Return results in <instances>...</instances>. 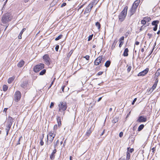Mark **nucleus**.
Masks as SVG:
<instances>
[{"mask_svg":"<svg viewBox=\"0 0 160 160\" xmlns=\"http://www.w3.org/2000/svg\"><path fill=\"white\" fill-rule=\"evenodd\" d=\"M134 151V149L133 148H130L129 150V152L130 153H132Z\"/></svg>","mask_w":160,"mask_h":160,"instance_id":"5fc2aeb1","label":"nucleus"},{"mask_svg":"<svg viewBox=\"0 0 160 160\" xmlns=\"http://www.w3.org/2000/svg\"><path fill=\"white\" fill-rule=\"evenodd\" d=\"M119 119L118 117H115L113 120H112V123H115L116 122H117L118 121Z\"/></svg>","mask_w":160,"mask_h":160,"instance_id":"b1692460","label":"nucleus"},{"mask_svg":"<svg viewBox=\"0 0 160 160\" xmlns=\"http://www.w3.org/2000/svg\"><path fill=\"white\" fill-rule=\"evenodd\" d=\"M103 56H100L97 58L94 62V64L95 65H98L100 63H103L105 60V58Z\"/></svg>","mask_w":160,"mask_h":160,"instance_id":"20e7f679","label":"nucleus"},{"mask_svg":"<svg viewBox=\"0 0 160 160\" xmlns=\"http://www.w3.org/2000/svg\"><path fill=\"white\" fill-rule=\"evenodd\" d=\"M12 16L10 13H7L4 14L2 19V22L4 24L10 21L12 19Z\"/></svg>","mask_w":160,"mask_h":160,"instance_id":"f03ea898","label":"nucleus"},{"mask_svg":"<svg viewBox=\"0 0 160 160\" xmlns=\"http://www.w3.org/2000/svg\"><path fill=\"white\" fill-rule=\"evenodd\" d=\"M59 48V45H57L56 46V47L55 48V49L56 51H58Z\"/></svg>","mask_w":160,"mask_h":160,"instance_id":"de8ad7c7","label":"nucleus"},{"mask_svg":"<svg viewBox=\"0 0 160 160\" xmlns=\"http://www.w3.org/2000/svg\"><path fill=\"white\" fill-rule=\"evenodd\" d=\"M21 98V93L19 91H17L16 92L14 95V100L16 102H18L19 101Z\"/></svg>","mask_w":160,"mask_h":160,"instance_id":"6e6552de","label":"nucleus"},{"mask_svg":"<svg viewBox=\"0 0 160 160\" xmlns=\"http://www.w3.org/2000/svg\"><path fill=\"white\" fill-rule=\"evenodd\" d=\"M137 99L136 98H135L134 100H133L132 102V105H134L135 102L136 101V100H137Z\"/></svg>","mask_w":160,"mask_h":160,"instance_id":"8fccbe9b","label":"nucleus"},{"mask_svg":"<svg viewBox=\"0 0 160 160\" xmlns=\"http://www.w3.org/2000/svg\"><path fill=\"white\" fill-rule=\"evenodd\" d=\"M156 86H157L156 85L153 84V86L151 88L152 89H151V90H152H152H153L156 88Z\"/></svg>","mask_w":160,"mask_h":160,"instance_id":"49530a36","label":"nucleus"},{"mask_svg":"<svg viewBox=\"0 0 160 160\" xmlns=\"http://www.w3.org/2000/svg\"><path fill=\"white\" fill-rule=\"evenodd\" d=\"M132 68V67L131 66H129L128 67L127 69V71L128 72H129L130 71L131 69Z\"/></svg>","mask_w":160,"mask_h":160,"instance_id":"a19ab883","label":"nucleus"},{"mask_svg":"<svg viewBox=\"0 0 160 160\" xmlns=\"http://www.w3.org/2000/svg\"><path fill=\"white\" fill-rule=\"evenodd\" d=\"M149 71V69L148 68H147L144 70L142 71L141 72H140L138 73V76H144Z\"/></svg>","mask_w":160,"mask_h":160,"instance_id":"9b49d317","label":"nucleus"},{"mask_svg":"<svg viewBox=\"0 0 160 160\" xmlns=\"http://www.w3.org/2000/svg\"><path fill=\"white\" fill-rule=\"evenodd\" d=\"M22 35L19 33L18 36V38L19 39H21L22 38Z\"/></svg>","mask_w":160,"mask_h":160,"instance_id":"69168bd1","label":"nucleus"},{"mask_svg":"<svg viewBox=\"0 0 160 160\" xmlns=\"http://www.w3.org/2000/svg\"><path fill=\"white\" fill-rule=\"evenodd\" d=\"M54 103L53 102H51L50 106V108H52L54 106Z\"/></svg>","mask_w":160,"mask_h":160,"instance_id":"37998d69","label":"nucleus"},{"mask_svg":"<svg viewBox=\"0 0 160 160\" xmlns=\"http://www.w3.org/2000/svg\"><path fill=\"white\" fill-rule=\"evenodd\" d=\"M57 152V150L56 149H54L52 151V152L50 155V158L52 160H53L55 157V154Z\"/></svg>","mask_w":160,"mask_h":160,"instance_id":"ddd939ff","label":"nucleus"},{"mask_svg":"<svg viewBox=\"0 0 160 160\" xmlns=\"http://www.w3.org/2000/svg\"><path fill=\"white\" fill-rule=\"evenodd\" d=\"M93 35L92 34L91 35H90L89 36V37L88 38V41H90L92 39V37H93Z\"/></svg>","mask_w":160,"mask_h":160,"instance_id":"f704fd0d","label":"nucleus"},{"mask_svg":"<svg viewBox=\"0 0 160 160\" xmlns=\"http://www.w3.org/2000/svg\"><path fill=\"white\" fill-rule=\"evenodd\" d=\"M59 111L62 113L63 115H64L65 111L67 108V104L66 102H60L58 105Z\"/></svg>","mask_w":160,"mask_h":160,"instance_id":"7ed1b4c3","label":"nucleus"},{"mask_svg":"<svg viewBox=\"0 0 160 160\" xmlns=\"http://www.w3.org/2000/svg\"><path fill=\"white\" fill-rule=\"evenodd\" d=\"M123 44V42L122 41H121V42H120V43L119 44V47L120 48H121L122 46V45Z\"/></svg>","mask_w":160,"mask_h":160,"instance_id":"79ce46f5","label":"nucleus"},{"mask_svg":"<svg viewBox=\"0 0 160 160\" xmlns=\"http://www.w3.org/2000/svg\"><path fill=\"white\" fill-rule=\"evenodd\" d=\"M57 128V125H55L54 126V129L56 130Z\"/></svg>","mask_w":160,"mask_h":160,"instance_id":"338daca9","label":"nucleus"},{"mask_svg":"<svg viewBox=\"0 0 160 160\" xmlns=\"http://www.w3.org/2000/svg\"><path fill=\"white\" fill-rule=\"evenodd\" d=\"M62 36V35H59L58 37H57V38H56L55 39V41H58L61 38Z\"/></svg>","mask_w":160,"mask_h":160,"instance_id":"7c9ffc66","label":"nucleus"},{"mask_svg":"<svg viewBox=\"0 0 160 160\" xmlns=\"http://www.w3.org/2000/svg\"><path fill=\"white\" fill-rule=\"evenodd\" d=\"M8 87L5 85H4L3 86V90L4 92L6 91L8 89Z\"/></svg>","mask_w":160,"mask_h":160,"instance_id":"c85d7f7f","label":"nucleus"},{"mask_svg":"<svg viewBox=\"0 0 160 160\" xmlns=\"http://www.w3.org/2000/svg\"><path fill=\"white\" fill-rule=\"evenodd\" d=\"M115 41H114V42L113 43L112 46L111 47V48L112 49H113L115 47V46L116 45V43H115Z\"/></svg>","mask_w":160,"mask_h":160,"instance_id":"c9c22d12","label":"nucleus"},{"mask_svg":"<svg viewBox=\"0 0 160 160\" xmlns=\"http://www.w3.org/2000/svg\"><path fill=\"white\" fill-rule=\"evenodd\" d=\"M46 72V70L44 69L41 71L39 73V75H42L44 74Z\"/></svg>","mask_w":160,"mask_h":160,"instance_id":"cd10ccee","label":"nucleus"},{"mask_svg":"<svg viewBox=\"0 0 160 160\" xmlns=\"http://www.w3.org/2000/svg\"><path fill=\"white\" fill-rule=\"evenodd\" d=\"M44 68V64L40 63L36 65L33 68V71L35 72H38L41 70L42 69Z\"/></svg>","mask_w":160,"mask_h":160,"instance_id":"39448f33","label":"nucleus"},{"mask_svg":"<svg viewBox=\"0 0 160 160\" xmlns=\"http://www.w3.org/2000/svg\"><path fill=\"white\" fill-rule=\"evenodd\" d=\"M14 78L13 77L9 78L8 80V82L9 83H11L14 80Z\"/></svg>","mask_w":160,"mask_h":160,"instance_id":"bb28decb","label":"nucleus"},{"mask_svg":"<svg viewBox=\"0 0 160 160\" xmlns=\"http://www.w3.org/2000/svg\"><path fill=\"white\" fill-rule=\"evenodd\" d=\"M91 128H90L89 130H88V131H87V132H86V135L87 136H89L90 134H91Z\"/></svg>","mask_w":160,"mask_h":160,"instance_id":"a878e982","label":"nucleus"},{"mask_svg":"<svg viewBox=\"0 0 160 160\" xmlns=\"http://www.w3.org/2000/svg\"><path fill=\"white\" fill-rule=\"evenodd\" d=\"M144 19H145L146 20L148 21V22L151 20V18L150 17H145Z\"/></svg>","mask_w":160,"mask_h":160,"instance_id":"e433bc0d","label":"nucleus"},{"mask_svg":"<svg viewBox=\"0 0 160 160\" xmlns=\"http://www.w3.org/2000/svg\"><path fill=\"white\" fill-rule=\"evenodd\" d=\"M103 73V72H99L98 73L97 75L99 76L101 75Z\"/></svg>","mask_w":160,"mask_h":160,"instance_id":"864d4df0","label":"nucleus"},{"mask_svg":"<svg viewBox=\"0 0 160 160\" xmlns=\"http://www.w3.org/2000/svg\"><path fill=\"white\" fill-rule=\"evenodd\" d=\"M56 78H54L52 81V82L51 83V86H52V85L53 84V83L55 81V80Z\"/></svg>","mask_w":160,"mask_h":160,"instance_id":"052dcab7","label":"nucleus"},{"mask_svg":"<svg viewBox=\"0 0 160 160\" xmlns=\"http://www.w3.org/2000/svg\"><path fill=\"white\" fill-rule=\"evenodd\" d=\"M26 30V28H23L22 29V31H21L20 34H21V35L22 34L23 32Z\"/></svg>","mask_w":160,"mask_h":160,"instance_id":"c03bdc74","label":"nucleus"},{"mask_svg":"<svg viewBox=\"0 0 160 160\" xmlns=\"http://www.w3.org/2000/svg\"><path fill=\"white\" fill-rule=\"evenodd\" d=\"M24 64V62L23 60H22L19 62L17 66L19 68H21L23 66Z\"/></svg>","mask_w":160,"mask_h":160,"instance_id":"dca6fc26","label":"nucleus"},{"mask_svg":"<svg viewBox=\"0 0 160 160\" xmlns=\"http://www.w3.org/2000/svg\"><path fill=\"white\" fill-rule=\"evenodd\" d=\"M57 121L58 123V125L60 127L61 124V118L59 116H57Z\"/></svg>","mask_w":160,"mask_h":160,"instance_id":"412c9836","label":"nucleus"},{"mask_svg":"<svg viewBox=\"0 0 160 160\" xmlns=\"http://www.w3.org/2000/svg\"><path fill=\"white\" fill-rule=\"evenodd\" d=\"M128 48H126L124 51L123 55L124 57H127L128 56Z\"/></svg>","mask_w":160,"mask_h":160,"instance_id":"f3484780","label":"nucleus"},{"mask_svg":"<svg viewBox=\"0 0 160 160\" xmlns=\"http://www.w3.org/2000/svg\"><path fill=\"white\" fill-rule=\"evenodd\" d=\"M55 134L51 132H49L48 135L47 136V139H48V138L49 137H55Z\"/></svg>","mask_w":160,"mask_h":160,"instance_id":"aec40b11","label":"nucleus"},{"mask_svg":"<svg viewBox=\"0 0 160 160\" xmlns=\"http://www.w3.org/2000/svg\"><path fill=\"white\" fill-rule=\"evenodd\" d=\"M158 81V78H156L155 80V81L154 82V84L157 86Z\"/></svg>","mask_w":160,"mask_h":160,"instance_id":"58836bf2","label":"nucleus"},{"mask_svg":"<svg viewBox=\"0 0 160 160\" xmlns=\"http://www.w3.org/2000/svg\"><path fill=\"white\" fill-rule=\"evenodd\" d=\"M11 128L8 127H7L6 128V135H8V133L10 129Z\"/></svg>","mask_w":160,"mask_h":160,"instance_id":"2f4dec72","label":"nucleus"},{"mask_svg":"<svg viewBox=\"0 0 160 160\" xmlns=\"http://www.w3.org/2000/svg\"><path fill=\"white\" fill-rule=\"evenodd\" d=\"M129 148H127V152L126 160H129L130 157L131 155L129 152Z\"/></svg>","mask_w":160,"mask_h":160,"instance_id":"a211bd4d","label":"nucleus"},{"mask_svg":"<svg viewBox=\"0 0 160 160\" xmlns=\"http://www.w3.org/2000/svg\"><path fill=\"white\" fill-rule=\"evenodd\" d=\"M90 57L89 55H86V56L84 57V58H85L87 60H88L89 59Z\"/></svg>","mask_w":160,"mask_h":160,"instance_id":"a18cd8bd","label":"nucleus"},{"mask_svg":"<svg viewBox=\"0 0 160 160\" xmlns=\"http://www.w3.org/2000/svg\"><path fill=\"white\" fill-rule=\"evenodd\" d=\"M21 138H22V137H21L19 138V139L18 141V142H17V144H20V142Z\"/></svg>","mask_w":160,"mask_h":160,"instance_id":"13d9d810","label":"nucleus"},{"mask_svg":"<svg viewBox=\"0 0 160 160\" xmlns=\"http://www.w3.org/2000/svg\"><path fill=\"white\" fill-rule=\"evenodd\" d=\"M147 120V118L146 116L142 115L139 116L136 122H138L141 123L142 122H145Z\"/></svg>","mask_w":160,"mask_h":160,"instance_id":"1a4fd4ad","label":"nucleus"},{"mask_svg":"<svg viewBox=\"0 0 160 160\" xmlns=\"http://www.w3.org/2000/svg\"><path fill=\"white\" fill-rule=\"evenodd\" d=\"M95 1H94L93 2L90 3L88 6L87 7L84 12V14H85L87 13H89L90 12L93 7L94 3H95Z\"/></svg>","mask_w":160,"mask_h":160,"instance_id":"423d86ee","label":"nucleus"},{"mask_svg":"<svg viewBox=\"0 0 160 160\" xmlns=\"http://www.w3.org/2000/svg\"><path fill=\"white\" fill-rule=\"evenodd\" d=\"M95 25L98 28V29H99L101 28V25L99 22H97L95 23Z\"/></svg>","mask_w":160,"mask_h":160,"instance_id":"c756f323","label":"nucleus"},{"mask_svg":"<svg viewBox=\"0 0 160 160\" xmlns=\"http://www.w3.org/2000/svg\"><path fill=\"white\" fill-rule=\"evenodd\" d=\"M159 23V21L158 20L153 21L152 23V24L153 26H158V24Z\"/></svg>","mask_w":160,"mask_h":160,"instance_id":"4be33fe9","label":"nucleus"},{"mask_svg":"<svg viewBox=\"0 0 160 160\" xmlns=\"http://www.w3.org/2000/svg\"><path fill=\"white\" fill-rule=\"evenodd\" d=\"M72 53V51H71L68 54V57H70Z\"/></svg>","mask_w":160,"mask_h":160,"instance_id":"ea45409f","label":"nucleus"},{"mask_svg":"<svg viewBox=\"0 0 160 160\" xmlns=\"http://www.w3.org/2000/svg\"><path fill=\"white\" fill-rule=\"evenodd\" d=\"M8 109V108H4L3 110V112L5 114H6L7 111Z\"/></svg>","mask_w":160,"mask_h":160,"instance_id":"3c124183","label":"nucleus"},{"mask_svg":"<svg viewBox=\"0 0 160 160\" xmlns=\"http://www.w3.org/2000/svg\"><path fill=\"white\" fill-rule=\"evenodd\" d=\"M124 39V37L123 36L122 37L119 39L120 42L123 41Z\"/></svg>","mask_w":160,"mask_h":160,"instance_id":"6e6d98bb","label":"nucleus"},{"mask_svg":"<svg viewBox=\"0 0 160 160\" xmlns=\"http://www.w3.org/2000/svg\"><path fill=\"white\" fill-rule=\"evenodd\" d=\"M55 137H49L48 138V139H47V144H50L52 143Z\"/></svg>","mask_w":160,"mask_h":160,"instance_id":"6ab92c4d","label":"nucleus"},{"mask_svg":"<svg viewBox=\"0 0 160 160\" xmlns=\"http://www.w3.org/2000/svg\"><path fill=\"white\" fill-rule=\"evenodd\" d=\"M145 26H144L143 25L142 26H141L140 29V31H142L144 28V27H145Z\"/></svg>","mask_w":160,"mask_h":160,"instance_id":"e2e57ef3","label":"nucleus"},{"mask_svg":"<svg viewBox=\"0 0 160 160\" xmlns=\"http://www.w3.org/2000/svg\"><path fill=\"white\" fill-rule=\"evenodd\" d=\"M146 20H145V19H143V20H142L141 21V24H143V25H145L146 23Z\"/></svg>","mask_w":160,"mask_h":160,"instance_id":"72a5a7b5","label":"nucleus"},{"mask_svg":"<svg viewBox=\"0 0 160 160\" xmlns=\"http://www.w3.org/2000/svg\"><path fill=\"white\" fill-rule=\"evenodd\" d=\"M158 26H154V27L153 28V31H156L157 30V28H158Z\"/></svg>","mask_w":160,"mask_h":160,"instance_id":"603ef678","label":"nucleus"},{"mask_svg":"<svg viewBox=\"0 0 160 160\" xmlns=\"http://www.w3.org/2000/svg\"><path fill=\"white\" fill-rule=\"evenodd\" d=\"M139 2H140L139 0H137L134 2L132 6L134 7L137 8L138 6V5L139 3Z\"/></svg>","mask_w":160,"mask_h":160,"instance_id":"2eb2a0df","label":"nucleus"},{"mask_svg":"<svg viewBox=\"0 0 160 160\" xmlns=\"http://www.w3.org/2000/svg\"><path fill=\"white\" fill-rule=\"evenodd\" d=\"M59 140L58 139L56 142H55V141L53 143L54 144H56L57 145L59 143Z\"/></svg>","mask_w":160,"mask_h":160,"instance_id":"0e129e2a","label":"nucleus"},{"mask_svg":"<svg viewBox=\"0 0 160 160\" xmlns=\"http://www.w3.org/2000/svg\"><path fill=\"white\" fill-rule=\"evenodd\" d=\"M123 135V133L122 132H120L119 134V136L121 138L122 137Z\"/></svg>","mask_w":160,"mask_h":160,"instance_id":"09e8293b","label":"nucleus"},{"mask_svg":"<svg viewBox=\"0 0 160 160\" xmlns=\"http://www.w3.org/2000/svg\"><path fill=\"white\" fill-rule=\"evenodd\" d=\"M45 63L49 66L51 63V60L48 54H45L43 57Z\"/></svg>","mask_w":160,"mask_h":160,"instance_id":"0eeeda50","label":"nucleus"},{"mask_svg":"<svg viewBox=\"0 0 160 160\" xmlns=\"http://www.w3.org/2000/svg\"><path fill=\"white\" fill-rule=\"evenodd\" d=\"M156 74H158V76L160 74V68L158 69L156 72Z\"/></svg>","mask_w":160,"mask_h":160,"instance_id":"4c0bfd02","label":"nucleus"},{"mask_svg":"<svg viewBox=\"0 0 160 160\" xmlns=\"http://www.w3.org/2000/svg\"><path fill=\"white\" fill-rule=\"evenodd\" d=\"M40 145L41 146H42L44 144V142L42 141V138H41V137H40Z\"/></svg>","mask_w":160,"mask_h":160,"instance_id":"473e14b6","label":"nucleus"},{"mask_svg":"<svg viewBox=\"0 0 160 160\" xmlns=\"http://www.w3.org/2000/svg\"><path fill=\"white\" fill-rule=\"evenodd\" d=\"M14 122L13 119L11 117H9L7 120V123L12 124V123Z\"/></svg>","mask_w":160,"mask_h":160,"instance_id":"4468645a","label":"nucleus"},{"mask_svg":"<svg viewBox=\"0 0 160 160\" xmlns=\"http://www.w3.org/2000/svg\"><path fill=\"white\" fill-rule=\"evenodd\" d=\"M111 64V61L109 60H108L107 61L105 64V66L108 68L109 66Z\"/></svg>","mask_w":160,"mask_h":160,"instance_id":"5701e85b","label":"nucleus"},{"mask_svg":"<svg viewBox=\"0 0 160 160\" xmlns=\"http://www.w3.org/2000/svg\"><path fill=\"white\" fill-rule=\"evenodd\" d=\"M12 125L10 124L7 123V125L6 127L11 128Z\"/></svg>","mask_w":160,"mask_h":160,"instance_id":"680f3d73","label":"nucleus"},{"mask_svg":"<svg viewBox=\"0 0 160 160\" xmlns=\"http://www.w3.org/2000/svg\"><path fill=\"white\" fill-rule=\"evenodd\" d=\"M144 125L143 124H142L140 125L138 127V131H141L143 129V128H144Z\"/></svg>","mask_w":160,"mask_h":160,"instance_id":"393cba45","label":"nucleus"},{"mask_svg":"<svg viewBox=\"0 0 160 160\" xmlns=\"http://www.w3.org/2000/svg\"><path fill=\"white\" fill-rule=\"evenodd\" d=\"M28 82L27 80H25L21 83V87L23 88H26L28 85Z\"/></svg>","mask_w":160,"mask_h":160,"instance_id":"f8f14e48","label":"nucleus"},{"mask_svg":"<svg viewBox=\"0 0 160 160\" xmlns=\"http://www.w3.org/2000/svg\"><path fill=\"white\" fill-rule=\"evenodd\" d=\"M147 35L149 36V38L150 39L152 37V34L148 33L147 34Z\"/></svg>","mask_w":160,"mask_h":160,"instance_id":"4d7b16f0","label":"nucleus"},{"mask_svg":"<svg viewBox=\"0 0 160 160\" xmlns=\"http://www.w3.org/2000/svg\"><path fill=\"white\" fill-rule=\"evenodd\" d=\"M85 4H84L81 5V6H80V7H79V8L78 9H79L82 8L83 7L84 5H85Z\"/></svg>","mask_w":160,"mask_h":160,"instance_id":"774afa93","label":"nucleus"},{"mask_svg":"<svg viewBox=\"0 0 160 160\" xmlns=\"http://www.w3.org/2000/svg\"><path fill=\"white\" fill-rule=\"evenodd\" d=\"M128 7L126 6L123 10L120 12L118 16L119 20L120 21L122 22L125 19L127 14Z\"/></svg>","mask_w":160,"mask_h":160,"instance_id":"f257e3e1","label":"nucleus"},{"mask_svg":"<svg viewBox=\"0 0 160 160\" xmlns=\"http://www.w3.org/2000/svg\"><path fill=\"white\" fill-rule=\"evenodd\" d=\"M66 5V3L65 2L63 3L61 5V7H62L65 6Z\"/></svg>","mask_w":160,"mask_h":160,"instance_id":"bf43d9fd","label":"nucleus"},{"mask_svg":"<svg viewBox=\"0 0 160 160\" xmlns=\"http://www.w3.org/2000/svg\"><path fill=\"white\" fill-rule=\"evenodd\" d=\"M136 9L137 8L132 6V7L128 12V14L129 15L130 17L131 16L135 13L136 11Z\"/></svg>","mask_w":160,"mask_h":160,"instance_id":"9d476101","label":"nucleus"}]
</instances>
